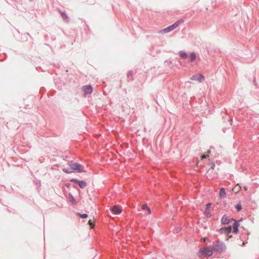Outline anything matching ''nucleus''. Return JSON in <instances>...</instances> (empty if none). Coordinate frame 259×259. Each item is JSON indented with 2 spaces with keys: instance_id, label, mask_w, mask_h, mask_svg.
Instances as JSON below:
<instances>
[{
  "instance_id": "nucleus-1",
  "label": "nucleus",
  "mask_w": 259,
  "mask_h": 259,
  "mask_svg": "<svg viewBox=\"0 0 259 259\" xmlns=\"http://www.w3.org/2000/svg\"><path fill=\"white\" fill-rule=\"evenodd\" d=\"M68 166L69 167H67V169H66V173H71L75 170H76L77 172L84 171L80 169L81 165L79 164L70 162Z\"/></svg>"
},
{
  "instance_id": "nucleus-2",
  "label": "nucleus",
  "mask_w": 259,
  "mask_h": 259,
  "mask_svg": "<svg viewBox=\"0 0 259 259\" xmlns=\"http://www.w3.org/2000/svg\"><path fill=\"white\" fill-rule=\"evenodd\" d=\"M183 22L182 20H179L177 22H176L174 24H173L172 25H170L168 27L162 29V30H161L159 32L160 33H168L172 30H173L174 29H175L176 28H177L180 24L181 23H182Z\"/></svg>"
},
{
  "instance_id": "nucleus-3",
  "label": "nucleus",
  "mask_w": 259,
  "mask_h": 259,
  "mask_svg": "<svg viewBox=\"0 0 259 259\" xmlns=\"http://www.w3.org/2000/svg\"><path fill=\"white\" fill-rule=\"evenodd\" d=\"M63 79V78H61L60 77L57 76H56V77H54V81L56 87L59 90H62V87H64L65 84Z\"/></svg>"
},
{
  "instance_id": "nucleus-4",
  "label": "nucleus",
  "mask_w": 259,
  "mask_h": 259,
  "mask_svg": "<svg viewBox=\"0 0 259 259\" xmlns=\"http://www.w3.org/2000/svg\"><path fill=\"white\" fill-rule=\"evenodd\" d=\"M202 254H204L207 257L211 256L212 254V249L210 247H205L201 249Z\"/></svg>"
},
{
  "instance_id": "nucleus-5",
  "label": "nucleus",
  "mask_w": 259,
  "mask_h": 259,
  "mask_svg": "<svg viewBox=\"0 0 259 259\" xmlns=\"http://www.w3.org/2000/svg\"><path fill=\"white\" fill-rule=\"evenodd\" d=\"M232 231V226H230L227 227L222 228L220 229V232L226 235L229 234Z\"/></svg>"
},
{
  "instance_id": "nucleus-6",
  "label": "nucleus",
  "mask_w": 259,
  "mask_h": 259,
  "mask_svg": "<svg viewBox=\"0 0 259 259\" xmlns=\"http://www.w3.org/2000/svg\"><path fill=\"white\" fill-rule=\"evenodd\" d=\"M191 79L192 80H198L199 82H201L204 81V77L201 74H200L198 76L194 75L192 76Z\"/></svg>"
},
{
  "instance_id": "nucleus-7",
  "label": "nucleus",
  "mask_w": 259,
  "mask_h": 259,
  "mask_svg": "<svg viewBox=\"0 0 259 259\" xmlns=\"http://www.w3.org/2000/svg\"><path fill=\"white\" fill-rule=\"evenodd\" d=\"M234 221L233 219H229L226 215H224L221 219V222L224 225H227Z\"/></svg>"
},
{
  "instance_id": "nucleus-8",
  "label": "nucleus",
  "mask_w": 259,
  "mask_h": 259,
  "mask_svg": "<svg viewBox=\"0 0 259 259\" xmlns=\"http://www.w3.org/2000/svg\"><path fill=\"white\" fill-rule=\"evenodd\" d=\"M82 90L83 91L84 94H90L93 92V88L91 85H85L82 87Z\"/></svg>"
},
{
  "instance_id": "nucleus-9",
  "label": "nucleus",
  "mask_w": 259,
  "mask_h": 259,
  "mask_svg": "<svg viewBox=\"0 0 259 259\" xmlns=\"http://www.w3.org/2000/svg\"><path fill=\"white\" fill-rule=\"evenodd\" d=\"M71 181L75 182L77 183L80 188H84L86 186V183L83 181H78L77 180H71Z\"/></svg>"
},
{
  "instance_id": "nucleus-10",
  "label": "nucleus",
  "mask_w": 259,
  "mask_h": 259,
  "mask_svg": "<svg viewBox=\"0 0 259 259\" xmlns=\"http://www.w3.org/2000/svg\"><path fill=\"white\" fill-rule=\"evenodd\" d=\"M111 211H112V212L113 213L116 214H118L121 212L122 210L119 207H118L117 206H114L112 208Z\"/></svg>"
},
{
  "instance_id": "nucleus-11",
  "label": "nucleus",
  "mask_w": 259,
  "mask_h": 259,
  "mask_svg": "<svg viewBox=\"0 0 259 259\" xmlns=\"http://www.w3.org/2000/svg\"><path fill=\"white\" fill-rule=\"evenodd\" d=\"M233 221L234 222V223H233V226L232 227V228H233V232L235 234H237L238 233L239 224L236 222V221L234 220Z\"/></svg>"
},
{
  "instance_id": "nucleus-12",
  "label": "nucleus",
  "mask_w": 259,
  "mask_h": 259,
  "mask_svg": "<svg viewBox=\"0 0 259 259\" xmlns=\"http://www.w3.org/2000/svg\"><path fill=\"white\" fill-rule=\"evenodd\" d=\"M33 182H34V183H35V184L36 185V187L37 190H38V191H39V190H40V187H41V182H40V180H38L37 179L35 178L34 180H33Z\"/></svg>"
},
{
  "instance_id": "nucleus-13",
  "label": "nucleus",
  "mask_w": 259,
  "mask_h": 259,
  "mask_svg": "<svg viewBox=\"0 0 259 259\" xmlns=\"http://www.w3.org/2000/svg\"><path fill=\"white\" fill-rule=\"evenodd\" d=\"M226 195V193L225 192V190L224 188H222L220 189V191L219 192V197L220 198H224L225 197Z\"/></svg>"
},
{
  "instance_id": "nucleus-14",
  "label": "nucleus",
  "mask_w": 259,
  "mask_h": 259,
  "mask_svg": "<svg viewBox=\"0 0 259 259\" xmlns=\"http://www.w3.org/2000/svg\"><path fill=\"white\" fill-rule=\"evenodd\" d=\"M28 36H30V35L28 33H26L23 34L22 35V37H21L22 41H27L28 40Z\"/></svg>"
},
{
  "instance_id": "nucleus-15",
  "label": "nucleus",
  "mask_w": 259,
  "mask_h": 259,
  "mask_svg": "<svg viewBox=\"0 0 259 259\" xmlns=\"http://www.w3.org/2000/svg\"><path fill=\"white\" fill-rule=\"evenodd\" d=\"M241 190V187L239 184H237L233 189V191L235 193H238Z\"/></svg>"
},
{
  "instance_id": "nucleus-16",
  "label": "nucleus",
  "mask_w": 259,
  "mask_h": 259,
  "mask_svg": "<svg viewBox=\"0 0 259 259\" xmlns=\"http://www.w3.org/2000/svg\"><path fill=\"white\" fill-rule=\"evenodd\" d=\"M179 55L181 58L183 59H186L187 57V54L186 53L183 51H180L179 52Z\"/></svg>"
},
{
  "instance_id": "nucleus-17",
  "label": "nucleus",
  "mask_w": 259,
  "mask_h": 259,
  "mask_svg": "<svg viewBox=\"0 0 259 259\" xmlns=\"http://www.w3.org/2000/svg\"><path fill=\"white\" fill-rule=\"evenodd\" d=\"M190 61L191 62H192L196 59V55L194 53H191V54L190 55Z\"/></svg>"
},
{
  "instance_id": "nucleus-18",
  "label": "nucleus",
  "mask_w": 259,
  "mask_h": 259,
  "mask_svg": "<svg viewBox=\"0 0 259 259\" xmlns=\"http://www.w3.org/2000/svg\"><path fill=\"white\" fill-rule=\"evenodd\" d=\"M69 201L70 202H71L73 204H75L76 203V201L74 200V199L73 197V196L71 195H70V194L69 195Z\"/></svg>"
},
{
  "instance_id": "nucleus-19",
  "label": "nucleus",
  "mask_w": 259,
  "mask_h": 259,
  "mask_svg": "<svg viewBox=\"0 0 259 259\" xmlns=\"http://www.w3.org/2000/svg\"><path fill=\"white\" fill-rule=\"evenodd\" d=\"M204 214L206 217H210L211 215L210 210L209 209H205Z\"/></svg>"
},
{
  "instance_id": "nucleus-20",
  "label": "nucleus",
  "mask_w": 259,
  "mask_h": 259,
  "mask_svg": "<svg viewBox=\"0 0 259 259\" xmlns=\"http://www.w3.org/2000/svg\"><path fill=\"white\" fill-rule=\"evenodd\" d=\"M235 208L237 209L238 211L241 210L242 208L241 203H239L236 205Z\"/></svg>"
},
{
  "instance_id": "nucleus-21",
  "label": "nucleus",
  "mask_w": 259,
  "mask_h": 259,
  "mask_svg": "<svg viewBox=\"0 0 259 259\" xmlns=\"http://www.w3.org/2000/svg\"><path fill=\"white\" fill-rule=\"evenodd\" d=\"M89 225L91 226V228H93L94 227V221H93L91 220H90L88 222Z\"/></svg>"
},
{
  "instance_id": "nucleus-22",
  "label": "nucleus",
  "mask_w": 259,
  "mask_h": 259,
  "mask_svg": "<svg viewBox=\"0 0 259 259\" xmlns=\"http://www.w3.org/2000/svg\"><path fill=\"white\" fill-rule=\"evenodd\" d=\"M55 93H56V91L55 90H52V91H49L47 93V95L48 96H52L55 94Z\"/></svg>"
},
{
  "instance_id": "nucleus-23",
  "label": "nucleus",
  "mask_w": 259,
  "mask_h": 259,
  "mask_svg": "<svg viewBox=\"0 0 259 259\" xmlns=\"http://www.w3.org/2000/svg\"><path fill=\"white\" fill-rule=\"evenodd\" d=\"M59 12L60 13V14L61 15L62 18L64 20H65V12L64 11H61V10H59Z\"/></svg>"
},
{
  "instance_id": "nucleus-24",
  "label": "nucleus",
  "mask_w": 259,
  "mask_h": 259,
  "mask_svg": "<svg viewBox=\"0 0 259 259\" xmlns=\"http://www.w3.org/2000/svg\"><path fill=\"white\" fill-rule=\"evenodd\" d=\"M78 215L82 218H86L88 217V214L86 213L80 214L78 213Z\"/></svg>"
},
{
  "instance_id": "nucleus-25",
  "label": "nucleus",
  "mask_w": 259,
  "mask_h": 259,
  "mask_svg": "<svg viewBox=\"0 0 259 259\" xmlns=\"http://www.w3.org/2000/svg\"><path fill=\"white\" fill-rule=\"evenodd\" d=\"M4 58H3L2 59H0V62H3L7 59V54L4 53Z\"/></svg>"
},
{
  "instance_id": "nucleus-26",
  "label": "nucleus",
  "mask_w": 259,
  "mask_h": 259,
  "mask_svg": "<svg viewBox=\"0 0 259 259\" xmlns=\"http://www.w3.org/2000/svg\"><path fill=\"white\" fill-rule=\"evenodd\" d=\"M148 207L147 206V205H146V204H143V205H142V209H147V208Z\"/></svg>"
},
{
  "instance_id": "nucleus-27",
  "label": "nucleus",
  "mask_w": 259,
  "mask_h": 259,
  "mask_svg": "<svg viewBox=\"0 0 259 259\" xmlns=\"http://www.w3.org/2000/svg\"><path fill=\"white\" fill-rule=\"evenodd\" d=\"M46 91V89L44 88V87H41L40 89V92H44Z\"/></svg>"
},
{
  "instance_id": "nucleus-28",
  "label": "nucleus",
  "mask_w": 259,
  "mask_h": 259,
  "mask_svg": "<svg viewBox=\"0 0 259 259\" xmlns=\"http://www.w3.org/2000/svg\"><path fill=\"white\" fill-rule=\"evenodd\" d=\"M211 205V203H207L206 205V208L205 209H209L210 206Z\"/></svg>"
},
{
  "instance_id": "nucleus-29",
  "label": "nucleus",
  "mask_w": 259,
  "mask_h": 259,
  "mask_svg": "<svg viewBox=\"0 0 259 259\" xmlns=\"http://www.w3.org/2000/svg\"><path fill=\"white\" fill-rule=\"evenodd\" d=\"M208 156V155H203L202 156H201V159L206 158Z\"/></svg>"
},
{
  "instance_id": "nucleus-30",
  "label": "nucleus",
  "mask_w": 259,
  "mask_h": 259,
  "mask_svg": "<svg viewBox=\"0 0 259 259\" xmlns=\"http://www.w3.org/2000/svg\"><path fill=\"white\" fill-rule=\"evenodd\" d=\"M147 211H148V213H151V210H150V208H149V207H148V208H147Z\"/></svg>"
},
{
  "instance_id": "nucleus-31",
  "label": "nucleus",
  "mask_w": 259,
  "mask_h": 259,
  "mask_svg": "<svg viewBox=\"0 0 259 259\" xmlns=\"http://www.w3.org/2000/svg\"><path fill=\"white\" fill-rule=\"evenodd\" d=\"M0 203H1V204L2 205H4V206H7V205H6L4 204L3 203V202L2 201V200H1V199H0Z\"/></svg>"
},
{
  "instance_id": "nucleus-32",
  "label": "nucleus",
  "mask_w": 259,
  "mask_h": 259,
  "mask_svg": "<svg viewBox=\"0 0 259 259\" xmlns=\"http://www.w3.org/2000/svg\"><path fill=\"white\" fill-rule=\"evenodd\" d=\"M64 184H62V191L64 192L65 189H64Z\"/></svg>"
},
{
  "instance_id": "nucleus-33",
  "label": "nucleus",
  "mask_w": 259,
  "mask_h": 259,
  "mask_svg": "<svg viewBox=\"0 0 259 259\" xmlns=\"http://www.w3.org/2000/svg\"><path fill=\"white\" fill-rule=\"evenodd\" d=\"M214 166H215V164H214V163H213V164H212V166H211V169H213V168H214Z\"/></svg>"
},
{
  "instance_id": "nucleus-34",
  "label": "nucleus",
  "mask_w": 259,
  "mask_h": 259,
  "mask_svg": "<svg viewBox=\"0 0 259 259\" xmlns=\"http://www.w3.org/2000/svg\"><path fill=\"white\" fill-rule=\"evenodd\" d=\"M203 241L205 242V241H206L207 240V238H204L203 239Z\"/></svg>"
},
{
  "instance_id": "nucleus-35",
  "label": "nucleus",
  "mask_w": 259,
  "mask_h": 259,
  "mask_svg": "<svg viewBox=\"0 0 259 259\" xmlns=\"http://www.w3.org/2000/svg\"><path fill=\"white\" fill-rule=\"evenodd\" d=\"M7 210L8 212H11L10 210L8 208H7Z\"/></svg>"
},
{
  "instance_id": "nucleus-36",
  "label": "nucleus",
  "mask_w": 259,
  "mask_h": 259,
  "mask_svg": "<svg viewBox=\"0 0 259 259\" xmlns=\"http://www.w3.org/2000/svg\"><path fill=\"white\" fill-rule=\"evenodd\" d=\"M244 189L245 191H246L247 190V188L246 187H244Z\"/></svg>"
},
{
  "instance_id": "nucleus-37",
  "label": "nucleus",
  "mask_w": 259,
  "mask_h": 259,
  "mask_svg": "<svg viewBox=\"0 0 259 259\" xmlns=\"http://www.w3.org/2000/svg\"><path fill=\"white\" fill-rule=\"evenodd\" d=\"M62 170H63L64 172H65V168H62Z\"/></svg>"
}]
</instances>
